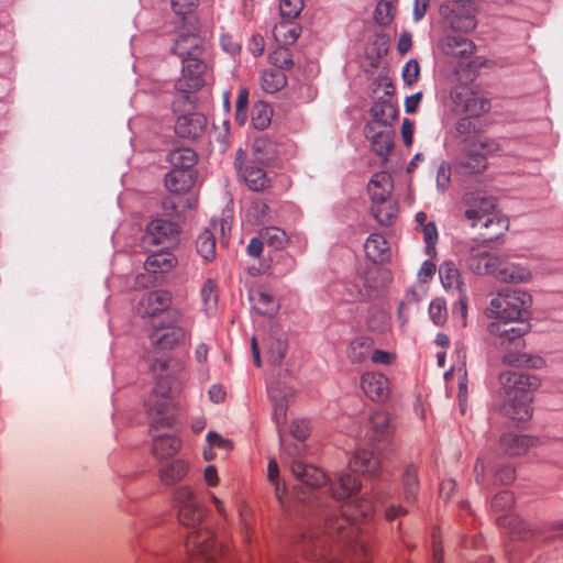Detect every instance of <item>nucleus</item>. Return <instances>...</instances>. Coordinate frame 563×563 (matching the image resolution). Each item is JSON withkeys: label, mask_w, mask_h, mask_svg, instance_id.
Instances as JSON below:
<instances>
[{"label": "nucleus", "mask_w": 563, "mask_h": 563, "mask_svg": "<svg viewBox=\"0 0 563 563\" xmlns=\"http://www.w3.org/2000/svg\"><path fill=\"white\" fill-rule=\"evenodd\" d=\"M273 402V419L278 429L283 454L288 456L292 476L298 481L295 495L312 500L318 525L302 536L301 551L312 563H341L343 554L355 563H366L369 556L367 538L360 536L355 526L357 517L367 518L375 509L372 497L355 499L361 487L360 481L347 472L338 476L330 487L331 497L321 496L317 489L328 482L324 472L300 460L305 450L303 441L309 434V422L295 419L289 432L297 441L288 444L282 434L287 421V408L294 401L296 390L280 382L268 386Z\"/></svg>", "instance_id": "1"}, {"label": "nucleus", "mask_w": 563, "mask_h": 563, "mask_svg": "<svg viewBox=\"0 0 563 563\" xmlns=\"http://www.w3.org/2000/svg\"><path fill=\"white\" fill-rule=\"evenodd\" d=\"M178 369V364L164 357L156 358L151 365L155 377V388L145 406L151 419L152 453L159 460L173 457L181 445L180 440L170 431L174 422L170 398L178 388L175 378V373Z\"/></svg>", "instance_id": "2"}, {"label": "nucleus", "mask_w": 563, "mask_h": 563, "mask_svg": "<svg viewBox=\"0 0 563 563\" xmlns=\"http://www.w3.org/2000/svg\"><path fill=\"white\" fill-rule=\"evenodd\" d=\"M173 498L180 523L189 529L186 541L188 563H216L220 556H223L222 563H235L227 555L225 547L217 539L213 529L205 523L208 508L197 498L195 489L181 485L174 490Z\"/></svg>", "instance_id": "3"}, {"label": "nucleus", "mask_w": 563, "mask_h": 563, "mask_svg": "<svg viewBox=\"0 0 563 563\" xmlns=\"http://www.w3.org/2000/svg\"><path fill=\"white\" fill-rule=\"evenodd\" d=\"M504 390L503 411L512 420L526 421L532 416V391L540 385L537 376L519 373L504 372L499 376Z\"/></svg>", "instance_id": "4"}, {"label": "nucleus", "mask_w": 563, "mask_h": 563, "mask_svg": "<svg viewBox=\"0 0 563 563\" xmlns=\"http://www.w3.org/2000/svg\"><path fill=\"white\" fill-rule=\"evenodd\" d=\"M532 298L521 289L506 288L499 290L489 302L487 316L496 321L510 323L528 322Z\"/></svg>", "instance_id": "5"}, {"label": "nucleus", "mask_w": 563, "mask_h": 563, "mask_svg": "<svg viewBox=\"0 0 563 563\" xmlns=\"http://www.w3.org/2000/svg\"><path fill=\"white\" fill-rule=\"evenodd\" d=\"M487 331L494 338L495 346L508 352L503 357L505 363L512 365L521 362L525 355L519 352L525 347L523 336L530 331L528 322L493 321Z\"/></svg>", "instance_id": "6"}, {"label": "nucleus", "mask_w": 563, "mask_h": 563, "mask_svg": "<svg viewBox=\"0 0 563 563\" xmlns=\"http://www.w3.org/2000/svg\"><path fill=\"white\" fill-rule=\"evenodd\" d=\"M466 209L464 217L475 228L478 223L485 229L496 225L498 230L494 234H486L485 241H496L508 229V221L496 213V200L492 197L466 196Z\"/></svg>", "instance_id": "7"}, {"label": "nucleus", "mask_w": 563, "mask_h": 563, "mask_svg": "<svg viewBox=\"0 0 563 563\" xmlns=\"http://www.w3.org/2000/svg\"><path fill=\"white\" fill-rule=\"evenodd\" d=\"M499 150V144L492 139H476L463 148L457 166L465 173L479 174L487 167V154Z\"/></svg>", "instance_id": "8"}, {"label": "nucleus", "mask_w": 563, "mask_h": 563, "mask_svg": "<svg viewBox=\"0 0 563 563\" xmlns=\"http://www.w3.org/2000/svg\"><path fill=\"white\" fill-rule=\"evenodd\" d=\"M487 242L485 240L483 242H473L467 247L465 264L472 273L479 276H492L496 279L503 258L488 251Z\"/></svg>", "instance_id": "9"}, {"label": "nucleus", "mask_w": 563, "mask_h": 563, "mask_svg": "<svg viewBox=\"0 0 563 563\" xmlns=\"http://www.w3.org/2000/svg\"><path fill=\"white\" fill-rule=\"evenodd\" d=\"M440 14L444 23L454 31L470 32L476 26L474 9L468 1H448L440 7Z\"/></svg>", "instance_id": "10"}, {"label": "nucleus", "mask_w": 563, "mask_h": 563, "mask_svg": "<svg viewBox=\"0 0 563 563\" xmlns=\"http://www.w3.org/2000/svg\"><path fill=\"white\" fill-rule=\"evenodd\" d=\"M181 65V76L175 84L176 90L184 95L199 90L205 85V62L199 56H194L185 58Z\"/></svg>", "instance_id": "11"}, {"label": "nucleus", "mask_w": 563, "mask_h": 563, "mask_svg": "<svg viewBox=\"0 0 563 563\" xmlns=\"http://www.w3.org/2000/svg\"><path fill=\"white\" fill-rule=\"evenodd\" d=\"M383 275V271L377 267L368 268L364 276L357 277L355 284H353L351 288H347L351 299H372L377 289L384 285Z\"/></svg>", "instance_id": "12"}, {"label": "nucleus", "mask_w": 563, "mask_h": 563, "mask_svg": "<svg viewBox=\"0 0 563 563\" xmlns=\"http://www.w3.org/2000/svg\"><path fill=\"white\" fill-rule=\"evenodd\" d=\"M366 139L369 140L372 150L384 161L394 146V130L389 125L367 123L364 128Z\"/></svg>", "instance_id": "13"}, {"label": "nucleus", "mask_w": 563, "mask_h": 563, "mask_svg": "<svg viewBox=\"0 0 563 563\" xmlns=\"http://www.w3.org/2000/svg\"><path fill=\"white\" fill-rule=\"evenodd\" d=\"M361 388L369 399L377 402L387 400L390 395L388 378L382 373H364L361 377Z\"/></svg>", "instance_id": "14"}, {"label": "nucleus", "mask_w": 563, "mask_h": 563, "mask_svg": "<svg viewBox=\"0 0 563 563\" xmlns=\"http://www.w3.org/2000/svg\"><path fill=\"white\" fill-rule=\"evenodd\" d=\"M350 471L366 476H376L380 470V456L375 449H358L349 464Z\"/></svg>", "instance_id": "15"}, {"label": "nucleus", "mask_w": 563, "mask_h": 563, "mask_svg": "<svg viewBox=\"0 0 563 563\" xmlns=\"http://www.w3.org/2000/svg\"><path fill=\"white\" fill-rule=\"evenodd\" d=\"M178 232L176 223L156 219L147 224L146 232L143 236V244L147 245H159L163 244L167 239L174 236Z\"/></svg>", "instance_id": "16"}, {"label": "nucleus", "mask_w": 563, "mask_h": 563, "mask_svg": "<svg viewBox=\"0 0 563 563\" xmlns=\"http://www.w3.org/2000/svg\"><path fill=\"white\" fill-rule=\"evenodd\" d=\"M207 125V118L202 113L192 112L177 118L175 132L184 139L199 137Z\"/></svg>", "instance_id": "17"}, {"label": "nucleus", "mask_w": 563, "mask_h": 563, "mask_svg": "<svg viewBox=\"0 0 563 563\" xmlns=\"http://www.w3.org/2000/svg\"><path fill=\"white\" fill-rule=\"evenodd\" d=\"M172 295L167 290H153L144 294L140 300V312L145 316H156L170 306Z\"/></svg>", "instance_id": "18"}, {"label": "nucleus", "mask_w": 563, "mask_h": 563, "mask_svg": "<svg viewBox=\"0 0 563 563\" xmlns=\"http://www.w3.org/2000/svg\"><path fill=\"white\" fill-rule=\"evenodd\" d=\"M249 301L253 305V310L266 317H274L279 310V301L275 298V296L262 288H252L249 294Z\"/></svg>", "instance_id": "19"}, {"label": "nucleus", "mask_w": 563, "mask_h": 563, "mask_svg": "<svg viewBox=\"0 0 563 563\" xmlns=\"http://www.w3.org/2000/svg\"><path fill=\"white\" fill-rule=\"evenodd\" d=\"M186 336V331L179 325L155 328L150 334L153 346L172 349L179 344Z\"/></svg>", "instance_id": "20"}, {"label": "nucleus", "mask_w": 563, "mask_h": 563, "mask_svg": "<svg viewBox=\"0 0 563 563\" xmlns=\"http://www.w3.org/2000/svg\"><path fill=\"white\" fill-rule=\"evenodd\" d=\"M366 437L371 441H379L393 433L394 427L390 417L385 411H374L368 419Z\"/></svg>", "instance_id": "21"}, {"label": "nucleus", "mask_w": 563, "mask_h": 563, "mask_svg": "<svg viewBox=\"0 0 563 563\" xmlns=\"http://www.w3.org/2000/svg\"><path fill=\"white\" fill-rule=\"evenodd\" d=\"M393 189L391 176L386 172L375 173L367 185V191L372 201H383V199L390 198Z\"/></svg>", "instance_id": "22"}, {"label": "nucleus", "mask_w": 563, "mask_h": 563, "mask_svg": "<svg viewBox=\"0 0 563 563\" xmlns=\"http://www.w3.org/2000/svg\"><path fill=\"white\" fill-rule=\"evenodd\" d=\"M531 277L532 274L526 266L501 260L496 279L501 283L519 284L529 282Z\"/></svg>", "instance_id": "23"}, {"label": "nucleus", "mask_w": 563, "mask_h": 563, "mask_svg": "<svg viewBox=\"0 0 563 563\" xmlns=\"http://www.w3.org/2000/svg\"><path fill=\"white\" fill-rule=\"evenodd\" d=\"M189 471V463L177 459L162 465L158 470L159 479L167 486H174L186 477Z\"/></svg>", "instance_id": "24"}, {"label": "nucleus", "mask_w": 563, "mask_h": 563, "mask_svg": "<svg viewBox=\"0 0 563 563\" xmlns=\"http://www.w3.org/2000/svg\"><path fill=\"white\" fill-rule=\"evenodd\" d=\"M264 244L260 234L251 239L249 243V275L264 274L269 269V260H261Z\"/></svg>", "instance_id": "25"}, {"label": "nucleus", "mask_w": 563, "mask_h": 563, "mask_svg": "<svg viewBox=\"0 0 563 563\" xmlns=\"http://www.w3.org/2000/svg\"><path fill=\"white\" fill-rule=\"evenodd\" d=\"M195 180L194 170L172 169L165 175V187L170 192L180 194L188 191Z\"/></svg>", "instance_id": "26"}, {"label": "nucleus", "mask_w": 563, "mask_h": 563, "mask_svg": "<svg viewBox=\"0 0 563 563\" xmlns=\"http://www.w3.org/2000/svg\"><path fill=\"white\" fill-rule=\"evenodd\" d=\"M364 252L373 263H383L390 256L387 241L380 234H371L364 243Z\"/></svg>", "instance_id": "27"}, {"label": "nucleus", "mask_w": 563, "mask_h": 563, "mask_svg": "<svg viewBox=\"0 0 563 563\" xmlns=\"http://www.w3.org/2000/svg\"><path fill=\"white\" fill-rule=\"evenodd\" d=\"M439 276L442 286L457 294L460 291H464L462 286L461 274L455 264L452 261L443 262L439 267Z\"/></svg>", "instance_id": "28"}, {"label": "nucleus", "mask_w": 563, "mask_h": 563, "mask_svg": "<svg viewBox=\"0 0 563 563\" xmlns=\"http://www.w3.org/2000/svg\"><path fill=\"white\" fill-rule=\"evenodd\" d=\"M173 52L181 58V62L187 57L200 56L201 41L195 34H183L175 41Z\"/></svg>", "instance_id": "29"}, {"label": "nucleus", "mask_w": 563, "mask_h": 563, "mask_svg": "<svg viewBox=\"0 0 563 563\" xmlns=\"http://www.w3.org/2000/svg\"><path fill=\"white\" fill-rule=\"evenodd\" d=\"M176 264L175 256L165 251L154 252L144 262V268L150 273H167Z\"/></svg>", "instance_id": "30"}, {"label": "nucleus", "mask_w": 563, "mask_h": 563, "mask_svg": "<svg viewBox=\"0 0 563 563\" xmlns=\"http://www.w3.org/2000/svg\"><path fill=\"white\" fill-rule=\"evenodd\" d=\"M167 161L172 169L192 170L197 163V154L189 147H179L168 153Z\"/></svg>", "instance_id": "31"}, {"label": "nucleus", "mask_w": 563, "mask_h": 563, "mask_svg": "<svg viewBox=\"0 0 563 563\" xmlns=\"http://www.w3.org/2000/svg\"><path fill=\"white\" fill-rule=\"evenodd\" d=\"M371 211L378 223L389 225L397 216L398 207L390 197L383 201H372Z\"/></svg>", "instance_id": "32"}, {"label": "nucleus", "mask_w": 563, "mask_h": 563, "mask_svg": "<svg viewBox=\"0 0 563 563\" xmlns=\"http://www.w3.org/2000/svg\"><path fill=\"white\" fill-rule=\"evenodd\" d=\"M443 52L455 57H463L473 53V44L463 35H448L442 43Z\"/></svg>", "instance_id": "33"}, {"label": "nucleus", "mask_w": 563, "mask_h": 563, "mask_svg": "<svg viewBox=\"0 0 563 563\" xmlns=\"http://www.w3.org/2000/svg\"><path fill=\"white\" fill-rule=\"evenodd\" d=\"M532 444V440L527 435L508 433L501 437L500 448L508 455L523 454Z\"/></svg>", "instance_id": "34"}, {"label": "nucleus", "mask_w": 563, "mask_h": 563, "mask_svg": "<svg viewBox=\"0 0 563 563\" xmlns=\"http://www.w3.org/2000/svg\"><path fill=\"white\" fill-rule=\"evenodd\" d=\"M201 305L207 316H213L218 310V284L208 278L200 290Z\"/></svg>", "instance_id": "35"}, {"label": "nucleus", "mask_w": 563, "mask_h": 563, "mask_svg": "<svg viewBox=\"0 0 563 563\" xmlns=\"http://www.w3.org/2000/svg\"><path fill=\"white\" fill-rule=\"evenodd\" d=\"M419 490L418 471L413 464H409L402 475V494L408 504H413Z\"/></svg>", "instance_id": "36"}, {"label": "nucleus", "mask_w": 563, "mask_h": 563, "mask_svg": "<svg viewBox=\"0 0 563 563\" xmlns=\"http://www.w3.org/2000/svg\"><path fill=\"white\" fill-rule=\"evenodd\" d=\"M287 84V79L283 70L269 68L261 75V87L265 92L274 93L283 89Z\"/></svg>", "instance_id": "37"}, {"label": "nucleus", "mask_w": 563, "mask_h": 563, "mask_svg": "<svg viewBox=\"0 0 563 563\" xmlns=\"http://www.w3.org/2000/svg\"><path fill=\"white\" fill-rule=\"evenodd\" d=\"M374 347V342L367 336H360L353 340L350 344L349 357L354 363H362L371 358Z\"/></svg>", "instance_id": "38"}, {"label": "nucleus", "mask_w": 563, "mask_h": 563, "mask_svg": "<svg viewBox=\"0 0 563 563\" xmlns=\"http://www.w3.org/2000/svg\"><path fill=\"white\" fill-rule=\"evenodd\" d=\"M369 113L374 119L372 123L391 126V123L397 119V109L388 101L374 103Z\"/></svg>", "instance_id": "39"}, {"label": "nucleus", "mask_w": 563, "mask_h": 563, "mask_svg": "<svg viewBox=\"0 0 563 563\" xmlns=\"http://www.w3.org/2000/svg\"><path fill=\"white\" fill-rule=\"evenodd\" d=\"M253 155L257 162L268 164L277 156L276 145L265 137L255 139L253 142Z\"/></svg>", "instance_id": "40"}, {"label": "nucleus", "mask_w": 563, "mask_h": 563, "mask_svg": "<svg viewBox=\"0 0 563 563\" xmlns=\"http://www.w3.org/2000/svg\"><path fill=\"white\" fill-rule=\"evenodd\" d=\"M216 236L212 230L206 228L197 238L196 247L200 256L206 261H212L216 256Z\"/></svg>", "instance_id": "41"}, {"label": "nucleus", "mask_w": 563, "mask_h": 563, "mask_svg": "<svg viewBox=\"0 0 563 563\" xmlns=\"http://www.w3.org/2000/svg\"><path fill=\"white\" fill-rule=\"evenodd\" d=\"M300 27L289 21H280L274 27V36L282 45L294 44L299 37Z\"/></svg>", "instance_id": "42"}, {"label": "nucleus", "mask_w": 563, "mask_h": 563, "mask_svg": "<svg viewBox=\"0 0 563 563\" xmlns=\"http://www.w3.org/2000/svg\"><path fill=\"white\" fill-rule=\"evenodd\" d=\"M272 117L273 109L268 103L260 101L253 106L252 122L254 128L258 130L266 129L271 124Z\"/></svg>", "instance_id": "43"}, {"label": "nucleus", "mask_w": 563, "mask_h": 563, "mask_svg": "<svg viewBox=\"0 0 563 563\" xmlns=\"http://www.w3.org/2000/svg\"><path fill=\"white\" fill-rule=\"evenodd\" d=\"M258 234L264 243L273 250H279L286 243L285 232L276 227L262 229Z\"/></svg>", "instance_id": "44"}, {"label": "nucleus", "mask_w": 563, "mask_h": 563, "mask_svg": "<svg viewBox=\"0 0 563 563\" xmlns=\"http://www.w3.org/2000/svg\"><path fill=\"white\" fill-rule=\"evenodd\" d=\"M303 9L302 0H279V14L282 21L292 22Z\"/></svg>", "instance_id": "45"}, {"label": "nucleus", "mask_w": 563, "mask_h": 563, "mask_svg": "<svg viewBox=\"0 0 563 563\" xmlns=\"http://www.w3.org/2000/svg\"><path fill=\"white\" fill-rule=\"evenodd\" d=\"M465 110L471 117H479L490 110V101L482 96L474 95L466 100Z\"/></svg>", "instance_id": "46"}, {"label": "nucleus", "mask_w": 563, "mask_h": 563, "mask_svg": "<svg viewBox=\"0 0 563 563\" xmlns=\"http://www.w3.org/2000/svg\"><path fill=\"white\" fill-rule=\"evenodd\" d=\"M271 179L262 168H249V190L260 191L268 188Z\"/></svg>", "instance_id": "47"}, {"label": "nucleus", "mask_w": 563, "mask_h": 563, "mask_svg": "<svg viewBox=\"0 0 563 563\" xmlns=\"http://www.w3.org/2000/svg\"><path fill=\"white\" fill-rule=\"evenodd\" d=\"M268 59L272 65H274L277 69H288L292 66V58L290 52L285 47V45L278 47L274 52L268 55Z\"/></svg>", "instance_id": "48"}, {"label": "nucleus", "mask_w": 563, "mask_h": 563, "mask_svg": "<svg viewBox=\"0 0 563 563\" xmlns=\"http://www.w3.org/2000/svg\"><path fill=\"white\" fill-rule=\"evenodd\" d=\"M429 316L434 324L442 325L448 318V311L444 300L437 298L429 305Z\"/></svg>", "instance_id": "49"}, {"label": "nucleus", "mask_w": 563, "mask_h": 563, "mask_svg": "<svg viewBox=\"0 0 563 563\" xmlns=\"http://www.w3.org/2000/svg\"><path fill=\"white\" fill-rule=\"evenodd\" d=\"M391 9V0H380L374 11L375 21L380 25L389 24L393 20Z\"/></svg>", "instance_id": "50"}, {"label": "nucleus", "mask_w": 563, "mask_h": 563, "mask_svg": "<svg viewBox=\"0 0 563 563\" xmlns=\"http://www.w3.org/2000/svg\"><path fill=\"white\" fill-rule=\"evenodd\" d=\"M423 233L426 243V253L433 255L435 253V244L438 242V230L434 222H429L427 225L420 228Z\"/></svg>", "instance_id": "51"}, {"label": "nucleus", "mask_w": 563, "mask_h": 563, "mask_svg": "<svg viewBox=\"0 0 563 563\" xmlns=\"http://www.w3.org/2000/svg\"><path fill=\"white\" fill-rule=\"evenodd\" d=\"M452 316L459 319L463 327L466 324L467 298L464 291L456 294V299L452 305Z\"/></svg>", "instance_id": "52"}, {"label": "nucleus", "mask_w": 563, "mask_h": 563, "mask_svg": "<svg viewBox=\"0 0 563 563\" xmlns=\"http://www.w3.org/2000/svg\"><path fill=\"white\" fill-rule=\"evenodd\" d=\"M208 230H212L213 235L220 234L221 242L227 243L229 239V232L231 230V222L229 218H222L220 220L213 219L210 221Z\"/></svg>", "instance_id": "53"}, {"label": "nucleus", "mask_w": 563, "mask_h": 563, "mask_svg": "<svg viewBox=\"0 0 563 563\" xmlns=\"http://www.w3.org/2000/svg\"><path fill=\"white\" fill-rule=\"evenodd\" d=\"M437 188L444 192L451 184V166L446 162H442L437 170Z\"/></svg>", "instance_id": "54"}, {"label": "nucleus", "mask_w": 563, "mask_h": 563, "mask_svg": "<svg viewBox=\"0 0 563 563\" xmlns=\"http://www.w3.org/2000/svg\"><path fill=\"white\" fill-rule=\"evenodd\" d=\"M268 478L275 485V495L277 499L282 505H284L286 488L285 486L280 487L278 483V464L275 460H271L268 463Z\"/></svg>", "instance_id": "55"}, {"label": "nucleus", "mask_w": 563, "mask_h": 563, "mask_svg": "<svg viewBox=\"0 0 563 563\" xmlns=\"http://www.w3.org/2000/svg\"><path fill=\"white\" fill-rule=\"evenodd\" d=\"M514 503L515 497L512 493L503 490L492 499V508L498 511L508 510L512 507Z\"/></svg>", "instance_id": "56"}, {"label": "nucleus", "mask_w": 563, "mask_h": 563, "mask_svg": "<svg viewBox=\"0 0 563 563\" xmlns=\"http://www.w3.org/2000/svg\"><path fill=\"white\" fill-rule=\"evenodd\" d=\"M206 441L214 450L218 449V450L228 452V451H231L233 448L231 440L223 438L221 434H219L214 431H209L207 433Z\"/></svg>", "instance_id": "57"}, {"label": "nucleus", "mask_w": 563, "mask_h": 563, "mask_svg": "<svg viewBox=\"0 0 563 563\" xmlns=\"http://www.w3.org/2000/svg\"><path fill=\"white\" fill-rule=\"evenodd\" d=\"M420 74V66L416 59L408 60L402 68V80L411 86L417 82Z\"/></svg>", "instance_id": "58"}, {"label": "nucleus", "mask_w": 563, "mask_h": 563, "mask_svg": "<svg viewBox=\"0 0 563 563\" xmlns=\"http://www.w3.org/2000/svg\"><path fill=\"white\" fill-rule=\"evenodd\" d=\"M498 521V525L500 526H504V525H514L515 528H514V531L512 533L516 534L517 537L519 538H522V539H526L528 536V531L526 529V523L518 520L517 518H514V517H499L497 519Z\"/></svg>", "instance_id": "59"}, {"label": "nucleus", "mask_w": 563, "mask_h": 563, "mask_svg": "<svg viewBox=\"0 0 563 563\" xmlns=\"http://www.w3.org/2000/svg\"><path fill=\"white\" fill-rule=\"evenodd\" d=\"M220 45L224 52L234 56L241 52V44L236 42L232 35L222 34L220 37Z\"/></svg>", "instance_id": "60"}, {"label": "nucleus", "mask_w": 563, "mask_h": 563, "mask_svg": "<svg viewBox=\"0 0 563 563\" xmlns=\"http://www.w3.org/2000/svg\"><path fill=\"white\" fill-rule=\"evenodd\" d=\"M198 0H172V9L177 15H186L191 12Z\"/></svg>", "instance_id": "61"}, {"label": "nucleus", "mask_w": 563, "mask_h": 563, "mask_svg": "<svg viewBox=\"0 0 563 563\" xmlns=\"http://www.w3.org/2000/svg\"><path fill=\"white\" fill-rule=\"evenodd\" d=\"M246 121V88L239 91L236 101V122L243 125Z\"/></svg>", "instance_id": "62"}, {"label": "nucleus", "mask_w": 563, "mask_h": 563, "mask_svg": "<svg viewBox=\"0 0 563 563\" xmlns=\"http://www.w3.org/2000/svg\"><path fill=\"white\" fill-rule=\"evenodd\" d=\"M203 482L207 487L214 488L220 484L218 470L214 465H208L202 472Z\"/></svg>", "instance_id": "63"}, {"label": "nucleus", "mask_w": 563, "mask_h": 563, "mask_svg": "<svg viewBox=\"0 0 563 563\" xmlns=\"http://www.w3.org/2000/svg\"><path fill=\"white\" fill-rule=\"evenodd\" d=\"M368 325L373 330L384 332L389 328L388 317L384 312H378L369 319Z\"/></svg>", "instance_id": "64"}]
</instances>
